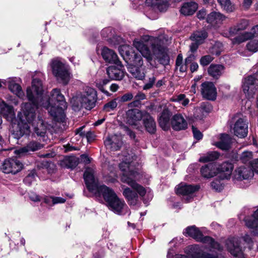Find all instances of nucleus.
I'll use <instances>...</instances> for the list:
<instances>
[{"label": "nucleus", "mask_w": 258, "mask_h": 258, "mask_svg": "<svg viewBox=\"0 0 258 258\" xmlns=\"http://www.w3.org/2000/svg\"><path fill=\"white\" fill-rule=\"evenodd\" d=\"M27 96L31 103H24L21 105V111L18 114L19 121L18 127L20 136L29 135L30 133L29 124L36 122V110L39 106L46 108L54 120L57 121H63L65 118L64 111L67 108V102L64 96L61 94L58 89H54L51 92V97L49 101L40 102L34 99L32 91L28 89Z\"/></svg>", "instance_id": "f257e3e1"}, {"label": "nucleus", "mask_w": 258, "mask_h": 258, "mask_svg": "<svg viewBox=\"0 0 258 258\" xmlns=\"http://www.w3.org/2000/svg\"><path fill=\"white\" fill-rule=\"evenodd\" d=\"M148 45L151 46L152 53L147 46V44L140 41H134V46L139 50L142 55L148 61L152 60V55H155L160 63L166 64L169 62V57L166 52V49L164 45L163 42L161 38L147 36Z\"/></svg>", "instance_id": "f03ea898"}, {"label": "nucleus", "mask_w": 258, "mask_h": 258, "mask_svg": "<svg viewBox=\"0 0 258 258\" xmlns=\"http://www.w3.org/2000/svg\"><path fill=\"white\" fill-rule=\"evenodd\" d=\"M134 160L133 156L128 155L124 157L123 161L119 164V168L123 172L121 180L123 182L127 183L138 194H144L146 192L145 189L133 179L139 174L135 167Z\"/></svg>", "instance_id": "7ed1b4c3"}, {"label": "nucleus", "mask_w": 258, "mask_h": 258, "mask_svg": "<svg viewBox=\"0 0 258 258\" xmlns=\"http://www.w3.org/2000/svg\"><path fill=\"white\" fill-rule=\"evenodd\" d=\"M95 199L104 203L114 213L123 215L128 213V207L124 201L116 195H92Z\"/></svg>", "instance_id": "20e7f679"}, {"label": "nucleus", "mask_w": 258, "mask_h": 258, "mask_svg": "<svg viewBox=\"0 0 258 258\" xmlns=\"http://www.w3.org/2000/svg\"><path fill=\"white\" fill-rule=\"evenodd\" d=\"M53 75L57 80L66 85L71 78V74L68 66L60 61L59 58L52 59L50 63Z\"/></svg>", "instance_id": "39448f33"}, {"label": "nucleus", "mask_w": 258, "mask_h": 258, "mask_svg": "<svg viewBox=\"0 0 258 258\" xmlns=\"http://www.w3.org/2000/svg\"><path fill=\"white\" fill-rule=\"evenodd\" d=\"M186 236H189L196 241L202 242L207 245L208 248L221 250L219 243L209 236H203L202 231L196 226L192 225L186 227L183 232Z\"/></svg>", "instance_id": "423d86ee"}, {"label": "nucleus", "mask_w": 258, "mask_h": 258, "mask_svg": "<svg viewBox=\"0 0 258 258\" xmlns=\"http://www.w3.org/2000/svg\"><path fill=\"white\" fill-rule=\"evenodd\" d=\"M184 251L186 255L177 254L174 258H219L218 255L207 253L203 251V247L199 245L194 244L186 246Z\"/></svg>", "instance_id": "0eeeda50"}, {"label": "nucleus", "mask_w": 258, "mask_h": 258, "mask_svg": "<svg viewBox=\"0 0 258 258\" xmlns=\"http://www.w3.org/2000/svg\"><path fill=\"white\" fill-rule=\"evenodd\" d=\"M84 179L90 192H92L94 189L96 188L98 194H114L111 189L106 185H97L93 175V171L90 168L85 170L84 173Z\"/></svg>", "instance_id": "6e6552de"}, {"label": "nucleus", "mask_w": 258, "mask_h": 258, "mask_svg": "<svg viewBox=\"0 0 258 258\" xmlns=\"http://www.w3.org/2000/svg\"><path fill=\"white\" fill-rule=\"evenodd\" d=\"M234 119L232 130L234 135L240 138H245L248 134V121L246 117L235 115Z\"/></svg>", "instance_id": "1a4fd4ad"}, {"label": "nucleus", "mask_w": 258, "mask_h": 258, "mask_svg": "<svg viewBox=\"0 0 258 258\" xmlns=\"http://www.w3.org/2000/svg\"><path fill=\"white\" fill-rule=\"evenodd\" d=\"M97 98L96 91L92 88L87 87L80 98L81 106L88 110L92 109L95 106Z\"/></svg>", "instance_id": "9d476101"}, {"label": "nucleus", "mask_w": 258, "mask_h": 258, "mask_svg": "<svg viewBox=\"0 0 258 258\" xmlns=\"http://www.w3.org/2000/svg\"><path fill=\"white\" fill-rule=\"evenodd\" d=\"M23 167V164L17 159L8 158L3 161L0 169L5 173L15 174L20 172Z\"/></svg>", "instance_id": "9b49d317"}, {"label": "nucleus", "mask_w": 258, "mask_h": 258, "mask_svg": "<svg viewBox=\"0 0 258 258\" xmlns=\"http://www.w3.org/2000/svg\"><path fill=\"white\" fill-rule=\"evenodd\" d=\"M256 81L254 76H249L244 79L243 91L248 98H252L258 89Z\"/></svg>", "instance_id": "f8f14e48"}, {"label": "nucleus", "mask_w": 258, "mask_h": 258, "mask_svg": "<svg viewBox=\"0 0 258 258\" xmlns=\"http://www.w3.org/2000/svg\"><path fill=\"white\" fill-rule=\"evenodd\" d=\"M201 94L203 98L214 101L217 97V89L211 82H205L201 85Z\"/></svg>", "instance_id": "ddd939ff"}, {"label": "nucleus", "mask_w": 258, "mask_h": 258, "mask_svg": "<svg viewBox=\"0 0 258 258\" xmlns=\"http://www.w3.org/2000/svg\"><path fill=\"white\" fill-rule=\"evenodd\" d=\"M226 19V17L224 14L213 11L208 14L206 22L211 27L217 29L223 24Z\"/></svg>", "instance_id": "4468645a"}, {"label": "nucleus", "mask_w": 258, "mask_h": 258, "mask_svg": "<svg viewBox=\"0 0 258 258\" xmlns=\"http://www.w3.org/2000/svg\"><path fill=\"white\" fill-rule=\"evenodd\" d=\"M253 176V171L250 167L244 166L237 168L233 174V180L235 181H241L248 179Z\"/></svg>", "instance_id": "2eb2a0df"}, {"label": "nucleus", "mask_w": 258, "mask_h": 258, "mask_svg": "<svg viewBox=\"0 0 258 258\" xmlns=\"http://www.w3.org/2000/svg\"><path fill=\"white\" fill-rule=\"evenodd\" d=\"M257 33H258V25L253 27L251 31H246L238 34L232 39V43L233 44H240L250 40L255 36Z\"/></svg>", "instance_id": "dca6fc26"}, {"label": "nucleus", "mask_w": 258, "mask_h": 258, "mask_svg": "<svg viewBox=\"0 0 258 258\" xmlns=\"http://www.w3.org/2000/svg\"><path fill=\"white\" fill-rule=\"evenodd\" d=\"M234 166L231 162L226 161L217 166V175L220 174L222 179L230 178Z\"/></svg>", "instance_id": "f3484780"}, {"label": "nucleus", "mask_w": 258, "mask_h": 258, "mask_svg": "<svg viewBox=\"0 0 258 258\" xmlns=\"http://www.w3.org/2000/svg\"><path fill=\"white\" fill-rule=\"evenodd\" d=\"M143 117L142 112L137 108L128 109L126 112L127 122L131 125H137Z\"/></svg>", "instance_id": "a211bd4d"}, {"label": "nucleus", "mask_w": 258, "mask_h": 258, "mask_svg": "<svg viewBox=\"0 0 258 258\" xmlns=\"http://www.w3.org/2000/svg\"><path fill=\"white\" fill-rule=\"evenodd\" d=\"M32 91V95L34 96V99L35 100L42 102L43 98L42 97L43 92V87L41 81L37 78H34L32 82L31 88H27Z\"/></svg>", "instance_id": "6ab92c4d"}, {"label": "nucleus", "mask_w": 258, "mask_h": 258, "mask_svg": "<svg viewBox=\"0 0 258 258\" xmlns=\"http://www.w3.org/2000/svg\"><path fill=\"white\" fill-rule=\"evenodd\" d=\"M171 125L175 131L184 130L187 128V122L182 114L177 113L171 118Z\"/></svg>", "instance_id": "aec40b11"}, {"label": "nucleus", "mask_w": 258, "mask_h": 258, "mask_svg": "<svg viewBox=\"0 0 258 258\" xmlns=\"http://www.w3.org/2000/svg\"><path fill=\"white\" fill-rule=\"evenodd\" d=\"M201 188L199 184H187L181 182L175 187L176 194H193L198 192Z\"/></svg>", "instance_id": "412c9836"}, {"label": "nucleus", "mask_w": 258, "mask_h": 258, "mask_svg": "<svg viewBox=\"0 0 258 258\" xmlns=\"http://www.w3.org/2000/svg\"><path fill=\"white\" fill-rule=\"evenodd\" d=\"M104 144L107 148L113 151L120 149L122 145L120 137L116 135L108 136L104 141Z\"/></svg>", "instance_id": "4be33fe9"}, {"label": "nucleus", "mask_w": 258, "mask_h": 258, "mask_svg": "<svg viewBox=\"0 0 258 258\" xmlns=\"http://www.w3.org/2000/svg\"><path fill=\"white\" fill-rule=\"evenodd\" d=\"M249 25V21L246 19H240L234 26L229 29V33L231 36H233L240 33V31L246 30Z\"/></svg>", "instance_id": "5701e85b"}, {"label": "nucleus", "mask_w": 258, "mask_h": 258, "mask_svg": "<svg viewBox=\"0 0 258 258\" xmlns=\"http://www.w3.org/2000/svg\"><path fill=\"white\" fill-rule=\"evenodd\" d=\"M226 245L229 251L234 256L239 255L242 252V246L238 243L237 238L229 239L226 242Z\"/></svg>", "instance_id": "b1692460"}, {"label": "nucleus", "mask_w": 258, "mask_h": 258, "mask_svg": "<svg viewBox=\"0 0 258 258\" xmlns=\"http://www.w3.org/2000/svg\"><path fill=\"white\" fill-rule=\"evenodd\" d=\"M171 115V111L167 108H164L159 118V123L160 127L164 131L170 128V118Z\"/></svg>", "instance_id": "393cba45"}, {"label": "nucleus", "mask_w": 258, "mask_h": 258, "mask_svg": "<svg viewBox=\"0 0 258 258\" xmlns=\"http://www.w3.org/2000/svg\"><path fill=\"white\" fill-rule=\"evenodd\" d=\"M102 56L105 61L119 66L121 63L119 61L117 54L111 49L104 47L102 50Z\"/></svg>", "instance_id": "a878e982"}, {"label": "nucleus", "mask_w": 258, "mask_h": 258, "mask_svg": "<svg viewBox=\"0 0 258 258\" xmlns=\"http://www.w3.org/2000/svg\"><path fill=\"white\" fill-rule=\"evenodd\" d=\"M202 175L205 178H212L217 175V165L214 163H209L201 168Z\"/></svg>", "instance_id": "bb28decb"}, {"label": "nucleus", "mask_w": 258, "mask_h": 258, "mask_svg": "<svg viewBox=\"0 0 258 258\" xmlns=\"http://www.w3.org/2000/svg\"><path fill=\"white\" fill-rule=\"evenodd\" d=\"M34 131L38 136L44 137L47 131V124L39 116L36 122L33 123Z\"/></svg>", "instance_id": "cd10ccee"}, {"label": "nucleus", "mask_w": 258, "mask_h": 258, "mask_svg": "<svg viewBox=\"0 0 258 258\" xmlns=\"http://www.w3.org/2000/svg\"><path fill=\"white\" fill-rule=\"evenodd\" d=\"M198 8V4L193 2L185 3L180 8V12L184 16L193 15Z\"/></svg>", "instance_id": "c85d7f7f"}, {"label": "nucleus", "mask_w": 258, "mask_h": 258, "mask_svg": "<svg viewBox=\"0 0 258 258\" xmlns=\"http://www.w3.org/2000/svg\"><path fill=\"white\" fill-rule=\"evenodd\" d=\"M231 144V138L228 134H222L220 135L219 141L213 144L219 149L223 150H228Z\"/></svg>", "instance_id": "c756f323"}, {"label": "nucleus", "mask_w": 258, "mask_h": 258, "mask_svg": "<svg viewBox=\"0 0 258 258\" xmlns=\"http://www.w3.org/2000/svg\"><path fill=\"white\" fill-rule=\"evenodd\" d=\"M106 72L109 78L111 80H121L124 75L123 71L114 66L109 67Z\"/></svg>", "instance_id": "7c9ffc66"}, {"label": "nucleus", "mask_w": 258, "mask_h": 258, "mask_svg": "<svg viewBox=\"0 0 258 258\" xmlns=\"http://www.w3.org/2000/svg\"><path fill=\"white\" fill-rule=\"evenodd\" d=\"M224 69L222 64H212L208 69V73L213 78L218 79L222 75Z\"/></svg>", "instance_id": "2f4dec72"}, {"label": "nucleus", "mask_w": 258, "mask_h": 258, "mask_svg": "<svg viewBox=\"0 0 258 258\" xmlns=\"http://www.w3.org/2000/svg\"><path fill=\"white\" fill-rule=\"evenodd\" d=\"M252 220L249 217L244 219L245 225L249 228L252 229L254 231H258V208L252 215Z\"/></svg>", "instance_id": "473e14b6"}, {"label": "nucleus", "mask_w": 258, "mask_h": 258, "mask_svg": "<svg viewBox=\"0 0 258 258\" xmlns=\"http://www.w3.org/2000/svg\"><path fill=\"white\" fill-rule=\"evenodd\" d=\"M146 3L149 6L156 7L160 12L165 11L168 7L167 0H146Z\"/></svg>", "instance_id": "72a5a7b5"}, {"label": "nucleus", "mask_w": 258, "mask_h": 258, "mask_svg": "<svg viewBox=\"0 0 258 258\" xmlns=\"http://www.w3.org/2000/svg\"><path fill=\"white\" fill-rule=\"evenodd\" d=\"M143 121L146 130L151 134H155L156 131V125L153 118L148 114Z\"/></svg>", "instance_id": "f704fd0d"}, {"label": "nucleus", "mask_w": 258, "mask_h": 258, "mask_svg": "<svg viewBox=\"0 0 258 258\" xmlns=\"http://www.w3.org/2000/svg\"><path fill=\"white\" fill-rule=\"evenodd\" d=\"M0 113L2 114L8 121L13 122L15 118V113L12 106L8 105L5 103V106H3Z\"/></svg>", "instance_id": "c9c22d12"}, {"label": "nucleus", "mask_w": 258, "mask_h": 258, "mask_svg": "<svg viewBox=\"0 0 258 258\" xmlns=\"http://www.w3.org/2000/svg\"><path fill=\"white\" fill-rule=\"evenodd\" d=\"M43 147V145L35 141L30 142L26 146L21 148L18 150L20 153H26L29 151H35Z\"/></svg>", "instance_id": "e433bc0d"}, {"label": "nucleus", "mask_w": 258, "mask_h": 258, "mask_svg": "<svg viewBox=\"0 0 258 258\" xmlns=\"http://www.w3.org/2000/svg\"><path fill=\"white\" fill-rule=\"evenodd\" d=\"M208 37V33L204 30L198 31L193 33L191 36V39L199 44H202Z\"/></svg>", "instance_id": "4c0bfd02"}, {"label": "nucleus", "mask_w": 258, "mask_h": 258, "mask_svg": "<svg viewBox=\"0 0 258 258\" xmlns=\"http://www.w3.org/2000/svg\"><path fill=\"white\" fill-rule=\"evenodd\" d=\"M218 4L220 5L221 9L227 12H232L235 8L230 0H217Z\"/></svg>", "instance_id": "58836bf2"}, {"label": "nucleus", "mask_w": 258, "mask_h": 258, "mask_svg": "<svg viewBox=\"0 0 258 258\" xmlns=\"http://www.w3.org/2000/svg\"><path fill=\"white\" fill-rule=\"evenodd\" d=\"M170 100L172 102H179L184 107H186L189 103V99L186 98L184 94L173 96L170 98Z\"/></svg>", "instance_id": "ea45409f"}, {"label": "nucleus", "mask_w": 258, "mask_h": 258, "mask_svg": "<svg viewBox=\"0 0 258 258\" xmlns=\"http://www.w3.org/2000/svg\"><path fill=\"white\" fill-rule=\"evenodd\" d=\"M8 87L10 90L16 95L20 96L22 94L21 86L14 80H10L8 82Z\"/></svg>", "instance_id": "a19ab883"}, {"label": "nucleus", "mask_w": 258, "mask_h": 258, "mask_svg": "<svg viewBox=\"0 0 258 258\" xmlns=\"http://www.w3.org/2000/svg\"><path fill=\"white\" fill-rule=\"evenodd\" d=\"M219 154L217 152H211L208 153L206 155L201 157L199 161L200 162L206 163L213 161L219 157Z\"/></svg>", "instance_id": "79ce46f5"}, {"label": "nucleus", "mask_w": 258, "mask_h": 258, "mask_svg": "<svg viewBox=\"0 0 258 258\" xmlns=\"http://www.w3.org/2000/svg\"><path fill=\"white\" fill-rule=\"evenodd\" d=\"M78 164L77 158L74 156L69 157L62 161V165L68 168H74Z\"/></svg>", "instance_id": "37998d69"}, {"label": "nucleus", "mask_w": 258, "mask_h": 258, "mask_svg": "<svg viewBox=\"0 0 258 258\" xmlns=\"http://www.w3.org/2000/svg\"><path fill=\"white\" fill-rule=\"evenodd\" d=\"M176 68L181 73H184L187 69V65L186 63H183V58L181 54H179L176 59Z\"/></svg>", "instance_id": "c03bdc74"}, {"label": "nucleus", "mask_w": 258, "mask_h": 258, "mask_svg": "<svg viewBox=\"0 0 258 258\" xmlns=\"http://www.w3.org/2000/svg\"><path fill=\"white\" fill-rule=\"evenodd\" d=\"M146 98L145 94L141 92H138L134 97V100L128 104L129 107H138L141 104V101Z\"/></svg>", "instance_id": "a18cd8bd"}, {"label": "nucleus", "mask_w": 258, "mask_h": 258, "mask_svg": "<svg viewBox=\"0 0 258 258\" xmlns=\"http://www.w3.org/2000/svg\"><path fill=\"white\" fill-rule=\"evenodd\" d=\"M130 73L133 76L138 80H143L145 78V74L141 72L138 67L134 66L130 69Z\"/></svg>", "instance_id": "49530a36"}, {"label": "nucleus", "mask_w": 258, "mask_h": 258, "mask_svg": "<svg viewBox=\"0 0 258 258\" xmlns=\"http://www.w3.org/2000/svg\"><path fill=\"white\" fill-rule=\"evenodd\" d=\"M126 199L130 205L135 206L140 202L139 195H126Z\"/></svg>", "instance_id": "de8ad7c7"}, {"label": "nucleus", "mask_w": 258, "mask_h": 258, "mask_svg": "<svg viewBox=\"0 0 258 258\" xmlns=\"http://www.w3.org/2000/svg\"><path fill=\"white\" fill-rule=\"evenodd\" d=\"M117 106V99L115 98L106 103L103 106V110L110 112L115 109Z\"/></svg>", "instance_id": "09e8293b"}, {"label": "nucleus", "mask_w": 258, "mask_h": 258, "mask_svg": "<svg viewBox=\"0 0 258 258\" xmlns=\"http://www.w3.org/2000/svg\"><path fill=\"white\" fill-rule=\"evenodd\" d=\"M248 50L252 52L258 51V39H254L249 41L246 44Z\"/></svg>", "instance_id": "8fccbe9b"}, {"label": "nucleus", "mask_w": 258, "mask_h": 258, "mask_svg": "<svg viewBox=\"0 0 258 258\" xmlns=\"http://www.w3.org/2000/svg\"><path fill=\"white\" fill-rule=\"evenodd\" d=\"M212 188L215 192H221L224 188V185L221 181L218 179L214 180L211 183Z\"/></svg>", "instance_id": "3c124183"}, {"label": "nucleus", "mask_w": 258, "mask_h": 258, "mask_svg": "<svg viewBox=\"0 0 258 258\" xmlns=\"http://www.w3.org/2000/svg\"><path fill=\"white\" fill-rule=\"evenodd\" d=\"M252 153L251 152L245 151L243 152L241 156H240V160L243 163H247L248 162L251 163L250 160L252 158Z\"/></svg>", "instance_id": "603ef678"}, {"label": "nucleus", "mask_w": 258, "mask_h": 258, "mask_svg": "<svg viewBox=\"0 0 258 258\" xmlns=\"http://www.w3.org/2000/svg\"><path fill=\"white\" fill-rule=\"evenodd\" d=\"M214 58L210 55H206L202 56L200 59V64L203 66H206L208 65L212 60Z\"/></svg>", "instance_id": "864d4df0"}, {"label": "nucleus", "mask_w": 258, "mask_h": 258, "mask_svg": "<svg viewBox=\"0 0 258 258\" xmlns=\"http://www.w3.org/2000/svg\"><path fill=\"white\" fill-rule=\"evenodd\" d=\"M156 77L154 76H151L149 78L148 83L145 84L143 86L144 90H148L153 87L156 81Z\"/></svg>", "instance_id": "5fc2aeb1"}, {"label": "nucleus", "mask_w": 258, "mask_h": 258, "mask_svg": "<svg viewBox=\"0 0 258 258\" xmlns=\"http://www.w3.org/2000/svg\"><path fill=\"white\" fill-rule=\"evenodd\" d=\"M35 173L31 172L24 179V182L28 185H30L35 179Z\"/></svg>", "instance_id": "6e6d98bb"}, {"label": "nucleus", "mask_w": 258, "mask_h": 258, "mask_svg": "<svg viewBox=\"0 0 258 258\" xmlns=\"http://www.w3.org/2000/svg\"><path fill=\"white\" fill-rule=\"evenodd\" d=\"M139 196L140 200H143L146 205H148L153 198L152 195H139Z\"/></svg>", "instance_id": "4d7b16f0"}, {"label": "nucleus", "mask_w": 258, "mask_h": 258, "mask_svg": "<svg viewBox=\"0 0 258 258\" xmlns=\"http://www.w3.org/2000/svg\"><path fill=\"white\" fill-rule=\"evenodd\" d=\"M207 13L205 9H202L198 11L197 14V17L198 18L201 20L206 19L207 17Z\"/></svg>", "instance_id": "13d9d810"}, {"label": "nucleus", "mask_w": 258, "mask_h": 258, "mask_svg": "<svg viewBox=\"0 0 258 258\" xmlns=\"http://www.w3.org/2000/svg\"><path fill=\"white\" fill-rule=\"evenodd\" d=\"M134 98V95L132 93H127L122 95L120 98V101L124 102L131 100Z\"/></svg>", "instance_id": "bf43d9fd"}, {"label": "nucleus", "mask_w": 258, "mask_h": 258, "mask_svg": "<svg viewBox=\"0 0 258 258\" xmlns=\"http://www.w3.org/2000/svg\"><path fill=\"white\" fill-rule=\"evenodd\" d=\"M134 63L136 67H141L143 64V61L141 56L135 55Z\"/></svg>", "instance_id": "052dcab7"}, {"label": "nucleus", "mask_w": 258, "mask_h": 258, "mask_svg": "<svg viewBox=\"0 0 258 258\" xmlns=\"http://www.w3.org/2000/svg\"><path fill=\"white\" fill-rule=\"evenodd\" d=\"M181 196L180 198L185 203H188L191 202L194 198L195 195H180Z\"/></svg>", "instance_id": "680f3d73"}, {"label": "nucleus", "mask_w": 258, "mask_h": 258, "mask_svg": "<svg viewBox=\"0 0 258 258\" xmlns=\"http://www.w3.org/2000/svg\"><path fill=\"white\" fill-rule=\"evenodd\" d=\"M52 202V204H56L59 203H63L66 202V199L61 197H53V199H50Z\"/></svg>", "instance_id": "e2e57ef3"}, {"label": "nucleus", "mask_w": 258, "mask_h": 258, "mask_svg": "<svg viewBox=\"0 0 258 258\" xmlns=\"http://www.w3.org/2000/svg\"><path fill=\"white\" fill-rule=\"evenodd\" d=\"M192 132L194 134V136L195 138H196L197 140H200L202 139L203 135L200 131L198 130L197 128H195L194 127H192Z\"/></svg>", "instance_id": "0e129e2a"}, {"label": "nucleus", "mask_w": 258, "mask_h": 258, "mask_svg": "<svg viewBox=\"0 0 258 258\" xmlns=\"http://www.w3.org/2000/svg\"><path fill=\"white\" fill-rule=\"evenodd\" d=\"M251 166L253 169V171H254L258 173V159L252 160L251 162Z\"/></svg>", "instance_id": "69168bd1"}, {"label": "nucleus", "mask_w": 258, "mask_h": 258, "mask_svg": "<svg viewBox=\"0 0 258 258\" xmlns=\"http://www.w3.org/2000/svg\"><path fill=\"white\" fill-rule=\"evenodd\" d=\"M222 46L220 43H216L211 49V52L212 53H215L216 55H219L220 54V50H215L216 47H220Z\"/></svg>", "instance_id": "338daca9"}, {"label": "nucleus", "mask_w": 258, "mask_h": 258, "mask_svg": "<svg viewBox=\"0 0 258 258\" xmlns=\"http://www.w3.org/2000/svg\"><path fill=\"white\" fill-rule=\"evenodd\" d=\"M84 126L79 127L75 130L76 135H79L82 137H84L86 136V134L84 132H83V129Z\"/></svg>", "instance_id": "774afa93"}]
</instances>
